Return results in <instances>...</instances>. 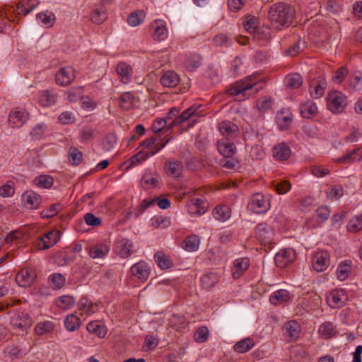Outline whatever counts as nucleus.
<instances>
[{"label":"nucleus","mask_w":362,"mask_h":362,"mask_svg":"<svg viewBox=\"0 0 362 362\" xmlns=\"http://www.w3.org/2000/svg\"><path fill=\"white\" fill-rule=\"evenodd\" d=\"M295 10L288 4L278 2L268 11V19L274 29L281 30L288 28L294 18Z\"/></svg>","instance_id":"f257e3e1"},{"label":"nucleus","mask_w":362,"mask_h":362,"mask_svg":"<svg viewBox=\"0 0 362 362\" xmlns=\"http://www.w3.org/2000/svg\"><path fill=\"white\" fill-rule=\"evenodd\" d=\"M257 76V74H252L245 77L243 80L236 81L228 90V93L233 96L242 95L243 98H245L256 93L257 89L252 93H247V91L252 90L254 86L256 85L257 83L253 79L256 78Z\"/></svg>","instance_id":"f03ea898"},{"label":"nucleus","mask_w":362,"mask_h":362,"mask_svg":"<svg viewBox=\"0 0 362 362\" xmlns=\"http://www.w3.org/2000/svg\"><path fill=\"white\" fill-rule=\"evenodd\" d=\"M346 105L345 95L339 91L329 93L327 98V107L329 110L334 113L343 111Z\"/></svg>","instance_id":"7ed1b4c3"},{"label":"nucleus","mask_w":362,"mask_h":362,"mask_svg":"<svg viewBox=\"0 0 362 362\" xmlns=\"http://www.w3.org/2000/svg\"><path fill=\"white\" fill-rule=\"evenodd\" d=\"M11 324L13 327L23 331L32 326L33 320L28 313L18 310L11 317Z\"/></svg>","instance_id":"20e7f679"},{"label":"nucleus","mask_w":362,"mask_h":362,"mask_svg":"<svg viewBox=\"0 0 362 362\" xmlns=\"http://www.w3.org/2000/svg\"><path fill=\"white\" fill-rule=\"evenodd\" d=\"M29 113L18 107L13 109L8 115V124L12 128L21 127L29 119Z\"/></svg>","instance_id":"39448f33"},{"label":"nucleus","mask_w":362,"mask_h":362,"mask_svg":"<svg viewBox=\"0 0 362 362\" xmlns=\"http://www.w3.org/2000/svg\"><path fill=\"white\" fill-rule=\"evenodd\" d=\"M249 206L251 210L257 214H263L267 212L269 207L270 204L262 194L257 193L252 195Z\"/></svg>","instance_id":"423d86ee"},{"label":"nucleus","mask_w":362,"mask_h":362,"mask_svg":"<svg viewBox=\"0 0 362 362\" xmlns=\"http://www.w3.org/2000/svg\"><path fill=\"white\" fill-rule=\"evenodd\" d=\"M296 258L293 249L286 248L281 250L274 257L276 265L280 268H284L291 264Z\"/></svg>","instance_id":"0eeeda50"},{"label":"nucleus","mask_w":362,"mask_h":362,"mask_svg":"<svg viewBox=\"0 0 362 362\" xmlns=\"http://www.w3.org/2000/svg\"><path fill=\"white\" fill-rule=\"evenodd\" d=\"M76 77L75 71L71 66L60 68L56 73L55 81L62 86H66L72 83Z\"/></svg>","instance_id":"6e6552de"},{"label":"nucleus","mask_w":362,"mask_h":362,"mask_svg":"<svg viewBox=\"0 0 362 362\" xmlns=\"http://www.w3.org/2000/svg\"><path fill=\"white\" fill-rule=\"evenodd\" d=\"M150 32L152 37L158 41H162L168 37L166 23L160 19L153 21L150 25Z\"/></svg>","instance_id":"1a4fd4ad"},{"label":"nucleus","mask_w":362,"mask_h":362,"mask_svg":"<svg viewBox=\"0 0 362 362\" xmlns=\"http://www.w3.org/2000/svg\"><path fill=\"white\" fill-rule=\"evenodd\" d=\"M59 232L51 230L42 236L37 242V247L40 250H47L54 246L59 240Z\"/></svg>","instance_id":"9d476101"},{"label":"nucleus","mask_w":362,"mask_h":362,"mask_svg":"<svg viewBox=\"0 0 362 362\" xmlns=\"http://www.w3.org/2000/svg\"><path fill=\"white\" fill-rule=\"evenodd\" d=\"M313 269L317 272L325 270L329 264V255L326 251L316 252L312 258Z\"/></svg>","instance_id":"9b49d317"},{"label":"nucleus","mask_w":362,"mask_h":362,"mask_svg":"<svg viewBox=\"0 0 362 362\" xmlns=\"http://www.w3.org/2000/svg\"><path fill=\"white\" fill-rule=\"evenodd\" d=\"M218 129L222 136L228 141L233 139L239 134L238 126L228 121H223L219 123Z\"/></svg>","instance_id":"f8f14e48"},{"label":"nucleus","mask_w":362,"mask_h":362,"mask_svg":"<svg viewBox=\"0 0 362 362\" xmlns=\"http://www.w3.org/2000/svg\"><path fill=\"white\" fill-rule=\"evenodd\" d=\"M35 278V272L29 268L21 269L16 276L17 284L22 287H27L32 284Z\"/></svg>","instance_id":"ddd939ff"},{"label":"nucleus","mask_w":362,"mask_h":362,"mask_svg":"<svg viewBox=\"0 0 362 362\" xmlns=\"http://www.w3.org/2000/svg\"><path fill=\"white\" fill-rule=\"evenodd\" d=\"M283 332L288 341H293L299 337L300 327L296 321L290 320L284 325Z\"/></svg>","instance_id":"4468645a"},{"label":"nucleus","mask_w":362,"mask_h":362,"mask_svg":"<svg viewBox=\"0 0 362 362\" xmlns=\"http://www.w3.org/2000/svg\"><path fill=\"white\" fill-rule=\"evenodd\" d=\"M150 272V267L145 262L143 261L136 263L131 267L132 274L141 281L147 280L149 276Z\"/></svg>","instance_id":"2eb2a0df"},{"label":"nucleus","mask_w":362,"mask_h":362,"mask_svg":"<svg viewBox=\"0 0 362 362\" xmlns=\"http://www.w3.org/2000/svg\"><path fill=\"white\" fill-rule=\"evenodd\" d=\"M272 153L275 160L278 161H285L290 158L291 150L286 143L281 142L273 147Z\"/></svg>","instance_id":"dca6fc26"},{"label":"nucleus","mask_w":362,"mask_h":362,"mask_svg":"<svg viewBox=\"0 0 362 362\" xmlns=\"http://www.w3.org/2000/svg\"><path fill=\"white\" fill-rule=\"evenodd\" d=\"M199 108V106L192 105L187 108L186 110H185L182 114L177 117H175V119H173L168 125V131L171 129L173 127L177 125H180L183 124L185 122L189 120L192 117H194L196 115V112Z\"/></svg>","instance_id":"f3484780"},{"label":"nucleus","mask_w":362,"mask_h":362,"mask_svg":"<svg viewBox=\"0 0 362 362\" xmlns=\"http://www.w3.org/2000/svg\"><path fill=\"white\" fill-rule=\"evenodd\" d=\"M347 296L343 290H334L330 293L327 302L334 308H341L346 303Z\"/></svg>","instance_id":"a211bd4d"},{"label":"nucleus","mask_w":362,"mask_h":362,"mask_svg":"<svg viewBox=\"0 0 362 362\" xmlns=\"http://www.w3.org/2000/svg\"><path fill=\"white\" fill-rule=\"evenodd\" d=\"M23 197L25 205L30 209H37L42 202L41 197L33 191L26 192L23 194Z\"/></svg>","instance_id":"6ab92c4d"},{"label":"nucleus","mask_w":362,"mask_h":362,"mask_svg":"<svg viewBox=\"0 0 362 362\" xmlns=\"http://www.w3.org/2000/svg\"><path fill=\"white\" fill-rule=\"evenodd\" d=\"M110 248L106 244H98L89 247L88 255L93 259H101L109 252Z\"/></svg>","instance_id":"aec40b11"},{"label":"nucleus","mask_w":362,"mask_h":362,"mask_svg":"<svg viewBox=\"0 0 362 362\" xmlns=\"http://www.w3.org/2000/svg\"><path fill=\"white\" fill-rule=\"evenodd\" d=\"M217 145L219 153L224 158H230L235 153L236 148L231 142L218 141Z\"/></svg>","instance_id":"412c9836"},{"label":"nucleus","mask_w":362,"mask_h":362,"mask_svg":"<svg viewBox=\"0 0 362 362\" xmlns=\"http://www.w3.org/2000/svg\"><path fill=\"white\" fill-rule=\"evenodd\" d=\"M250 265V261L248 258L238 259L234 262V266L233 268V276L234 279H238L243 273L247 270Z\"/></svg>","instance_id":"4be33fe9"},{"label":"nucleus","mask_w":362,"mask_h":362,"mask_svg":"<svg viewBox=\"0 0 362 362\" xmlns=\"http://www.w3.org/2000/svg\"><path fill=\"white\" fill-rule=\"evenodd\" d=\"M166 173L175 177H177L182 173V164L179 160H168L165 164Z\"/></svg>","instance_id":"5701e85b"},{"label":"nucleus","mask_w":362,"mask_h":362,"mask_svg":"<svg viewBox=\"0 0 362 362\" xmlns=\"http://www.w3.org/2000/svg\"><path fill=\"white\" fill-rule=\"evenodd\" d=\"M180 78L178 75L174 71H167L165 73L160 79V83L168 88L176 86L179 83Z\"/></svg>","instance_id":"b1692460"},{"label":"nucleus","mask_w":362,"mask_h":362,"mask_svg":"<svg viewBox=\"0 0 362 362\" xmlns=\"http://www.w3.org/2000/svg\"><path fill=\"white\" fill-rule=\"evenodd\" d=\"M117 72L123 83H127L130 81L132 69L129 64L124 62L119 63L117 66Z\"/></svg>","instance_id":"393cba45"},{"label":"nucleus","mask_w":362,"mask_h":362,"mask_svg":"<svg viewBox=\"0 0 362 362\" xmlns=\"http://www.w3.org/2000/svg\"><path fill=\"white\" fill-rule=\"evenodd\" d=\"M255 344L252 338L247 337L235 343L233 348L235 352L243 354L250 350Z\"/></svg>","instance_id":"a878e982"},{"label":"nucleus","mask_w":362,"mask_h":362,"mask_svg":"<svg viewBox=\"0 0 362 362\" xmlns=\"http://www.w3.org/2000/svg\"><path fill=\"white\" fill-rule=\"evenodd\" d=\"M290 298V294L285 289H280L274 292L269 298V300L273 305H278L281 303L286 302Z\"/></svg>","instance_id":"bb28decb"},{"label":"nucleus","mask_w":362,"mask_h":362,"mask_svg":"<svg viewBox=\"0 0 362 362\" xmlns=\"http://www.w3.org/2000/svg\"><path fill=\"white\" fill-rule=\"evenodd\" d=\"M78 310L82 312L81 315L83 313L90 315L96 312V310H95L96 305H94L93 302L86 297L81 298L78 303Z\"/></svg>","instance_id":"cd10ccee"},{"label":"nucleus","mask_w":362,"mask_h":362,"mask_svg":"<svg viewBox=\"0 0 362 362\" xmlns=\"http://www.w3.org/2000/svg\"><path fill=\"white\" fill-rule=\"evenodd\" d=\"M39 3L38 0H23L18 4L17 9L19 13L26 16L35 8Z\"/></svg>","instance_id":"c85d7f7f"},{"label":"nucleus","mask_w":362,"mask_h":362,"mask_svg":"<svg viewBox=\"0 0 362 362\" xmlns=\"http://www.w3.org/2000/svg\"><path fill=\"white\" fill-rule=\"evenodd\" d=\"M86 329L90 333L96 334L100 338L105 337L107 334L105 327L95 321L88 323Z\"/></svg>","instance_id":"c756f323"},{"label":"nucleus","mask_w":362,"mask_h":362,"mask_svg":"<svg viewBox=\"0 0 362 362\" xmlns=\"http://www.w3.org/2000/svg\"><path fill=\"white\" fill-rule=\"evenodd\" d=\"M81 319L74 314L67 315L64 320V326L69 332H74L78 329L81 327Z\"/></svg>","instance_id":"7c9ffc66"},{"label":"nucleus","mask_w":362,"mask_h":362,"mask_svg":"<svg viewBox=\"0 0 362 362\" xmlns=\"http://www.w3.org/2000/svg\"><path fill=\"white\" fill-rule=\"evenodd\" d=\"M199 238L195 235L187 236L182 243V247L188 252H194L198 250Z\"/></svg>","instance_id":"2f4dec72"},{"label":"nucleus","mask_w":362,"mask_h":362,"mask_svg":"<svg viewBox=\"0 0 362 362\" xmlns=\"http://www.w3.org/2000/svg\"><path fill=\"white\" fill-rule=\"evenodd\" d=\"M214 217L220 221H225L230 216V209L227 206H218L213 211Z\"/></svg>","instance_id":"473e14b6"},{"label":"nucleus","mask_w":362,"mask_h":362,"mask_svg":"<svg viewBox=\"0 0 362 362\" xmlns=\"http://www.w3.org/2000/svg\"><path fill=\"white\" fill-rule=\"evenodd\" d=\"M150 156L148 152L143 151H139L137 153L133 155L129 160H127L124 164L127 165V168L129 169L133 165L141 163Z\"/></svg>","instance_id":"72a5a7b5"},{"label":"nucleus","mask_w":362,"mask_h":362,"mask_svg":"<svg viewBox=\"0 0 362 362\" xmlns=\"http://www.w3.org/2000/svg\"><path fill=\"white\" fill-rule=\"evenodd\" d=\"M351 269V262L346 261L341 263L337 269V276L340 281H344L348 276Z\"/></svg>","instance_id":"f704fd0d"},{"label":"nucleus","mask_w":362,"mask_h":362,"mask_svg":"<svg viewBox=\"0 0 362 362\" xmlns=\"http://www.w3.org/2000/svg\"><path fill=\"white\" fill-rule=\"evenodd\" d=\"M54 322L51 321H45L43 322H39L36 325L35 332L37 335H43L45 334L50 333L54 328Z\"/></svg>","instance_id":"c9c22d12"},{"label":"nucleus","mask_w":362,"mask_h":362,"mask_svg":"<svg viewBox=\"0 0 362 362\" xmlns=\"http://www.w3.org/2000/svg\"><path fill=\"white\" fill-rule=\"evenodd\" d=\"M154 259L159 267L162 269H167L173 266V262L170 258L161 252L156 253Z\"/></svg>","instance_id":"e433bc0d"},{"label":"nucleus","mask_w":362,"mask_h":362,"mask_svg":"<svg viewBox=\"0 0 362 362\" xmlns=\"http://www.w3.org/2000/svg\"><path fill=\"white\" fill-rule=\"evenodd\" d=\"M145 16V12L143 10L135 11L129 14L127 22L132 26L139 25L143 22Z\"/></svg>","instance_id":"4c0bfd02"},{"label":"nucleus","mask_w":362,"mask_h":362,"mask_svg":"<svg viewBox=\"0 0 362 362\" xmlns=\"http://www.w3.org/2000/svg\"><path fill=\"white\" fill-rule=\"evenodd\" d=\"M202 64V57L199 54H193L187 57L185 66L187 70L194 71Z\"/></svg>","instance_id":"58836bf2"},{"label":"nucleus","mask_w":362,"mask_h":362,"mask_svg":"<svg viewBox=\"0 0 362 362\" xmlns=\"http://www.w3.org/2000/svg\"><path fill=\"white\" fill-rule=\"evenodd\" d=\"M97 132L94 129L83 128L78 138L81 143L86 144L95 138Z\"/></svg>","instance_id":"ea45409f"},{"label":"nucleus","mask_w":362,"mask_h":362,"mask_svg":"<svg viewBox=\"0 0 362 362\" xmlns=\"http://www.w3.org/2000/svg\"><path fill=\"white\" fill-rule=\"evenodd\" d=\"M317 110V106L313 101H308L300 106V113L303 117H310L315 115Z\"/></svg>","instance_id":"a19ab883"},{"label":"nucleus","mask_w":362,"mask_h":362,"mask_svg":"<svg viewBox=\"0 0 362 362\" xmlns=\"http://www.w3.org/2000/svg\"><path fill=\"white\" fill-rule=\"evenodd\" d=\"M286 86L298 88L303 84V78L299 74H288L286 78Z\"/></svg>","instance_id":"79ce46f5"},{"label":"nucleus","mask_w":362,"mask_h":362,"mask_svg":"<svg viewBox=\"0 0 362 362\" xmlns=\"http://www.w3.org/2000/svg\"><path fill=\"white\" fill-rule=\"evenodd\" d=\"M347 230L351 233H357L362 230V214L353 217L347 224Z\"/></svg>","instance_id":"37998d69"},{"label":"nucleus","mask_w":362,"mask_h":362,"mask_svg":"<svg viewBox=\"0 0 362 362\" xmlns=\"http://www.w3.org/2000/svg\"><path fill=\"white\" fill-rule=\"evenodd\" d=\"M217 282L218 278L214 273L205 274L201 278V284L204 289H210L214 287Z\"/></svg>","instance_id":"c03bdc74"},{"label":"nucleus","mask_w":362,"mask_h":362,"mask_svg":"<svg viewBox=\"0 0 362 362\" xmlns=\"http://www.w3.org/2000/svg\"><path fill=\"white\" fill-rule=\"evenodd\" d=\"M57 95L49 90H44L40 98V102L43 106H49L55 103Z\"/></svg>","instance_id":"a18cd8bd"},{"label":"nucleus","mask_w":362,"mask_h":362,"mask_svg":"<svg viewBox=\"0 0 362 362\" xmlns=\"http://www.w3.org/2000/svg\"><path fill=\"white\" fill-rule=\"evenodd\" d=\"M319 332L327 339L332 337L336 333L334 326L330 322H326L322 324L320 327Z\"/></svg>","instance_id":"49530a36"},{"label":"nucleus","mask_w":362,"mask_h":362,"mask_svg":"<svg viewBox=\"0 0 362 362\" xmlns=\"http://www.w3.org/2000/svg\"><path fill=\"white\" fill-rule=\"evenodd\" d=\"M57 304L61 309L68 310L74 306L75 300L71 296H63L57 298Z\"/></svg>","instance_id":"de8ad7c7"},{"label":"nucleus","mask_w":362,"mask_h":362,"mask_svg":"<svg viewBox=\"0 0 362 362\" xmlns=\"http://www.w3.org/2000/svg\"><path fill=\"white\" fill-rule=\"evenodd\" d=\"M160 176L158 173L151 172L146 173L142 177L141 182L146 185H151L153 187L157 186L159 182Z\"/></svg>","instance_id":"09e8293b"},{"label":"nucleus","mask_w":362,"mask_h":362,"mask_svg":"<svg viewBox=\"0 0 362 362\" xmlns=\"http://www.w3.org/2000/svg\"><path fill=\"white\" fill-rule=\"evenodd\" d=\"M49 281L52 287L55 289L62 288L65 284V277L59 273L53 274L49 278Z\"/></svg>","instance_id":"8fccbe9b"},{"label":"nucleus","mask_w":362,"mask_h":362,"mask_svg":"<svg viewBox=\"0 0 362 362\" xmlns=\"http://www.w3.org/2000/svg\"><path fill=\"white\" fill-rule=\"evenodd\" d=\"M134 100V96L130 93H124L120 96L119 106L126 110L132 108Z\"/></svg>","instance_id":"3c124183"},{"label":"nucleus","mask_w":362,"mask_h":362,"mask_svg":"<svg viewBox=\"0 0 362 362\" xmlns=\"http://www.w3.org/2000/svg\"><path fill=\"white\" fill-rule=\"evenodd\" d=\"M83 154L76 147H71L69 150V159L74 165H78L82 161Z\"/></svg>","instance_id":"603ef678"},{"label":"nucleus","mask_w":362,"mask_h":362,"mask_svg":"<svg viewBox=\"0 0 362 362\" xmlns=\"http://www.w3.org/2000/svg\"><path fill=\"white\" fill-rule=\"evenodd\" d=\"M35 182L37 186L47 189L52 186L54 180L52 177L49 175H42L37 177L35 180Z\"/></svg>","instance_id":"864d4df0"},{"label":"nucleus","mask_w":362,"mask_h":362,"mask_svg":"<svg viewBox=\"0 0 362 362\" xmlns=\"http://www.w3.org/2000/svg\"><path fill=\"white\" fill-rule=\"evenodd\" d=\"M170 325L177 331L185 326V319L179 315H173L169 321Z\"/></svg>","instance_id":"5fc2aeb1"},{"label":"nucleus","mask_w":362,"mask_h":362,"mask_svg":"<svg viewBox=\"0 0 362 362\" xmlns=\"http://www.w3.org/2000/svg\"><path fill=\"white\" fill-rule=\"evenodd\" d=\"M61 210V206L58 204L50 205L48 208L42 210L40 212V216L42 218H49L58 214Z\"/></svg>","instance_id":"6e6d98bb"},{"label":"nucleus","mask_w":362,"mask_h":362,"mask_svg":"<svg viewBox=\"0 0 362 362\" xmlns=\"http://www.w3.org/2000/svg\"><path fill=\"white\" fill-rule=\"evenodd\" d=\"M277 123L279 126V128L281 129H287L288 127L292 122L293 118L292 115L288 114L287 115H284V112H279L276 115Z\"/></svg>","instance_id":"4d7b16f0"},{"label":"nucleus","mask_w":362,"mask_h":362,"mask_svg":"<svg viewBox=\"0 0 362 362\" xmlns=\"http://www.w3.org/2000/svg\"><path fill=\"white\" fill-rule=\"evenodd\" d=\"M272 187L278 194H284L291 189V185L289 182L284 180L279 182H273Z\"/></svg>","instance_id":"13d9d810"},{"label":"nucleus","mask_w":362,"mask_h":362,"mask_svg":"<svg viewBox=\"0 0 362 362\" xmlns=\"http://www.w3.org/2000/svg\"><path fill=\"white\" fill-rule=\"evenodd\" d=\"M117 143V136L113 133L107 134L103 140V146L105 151L112 150Z\"/></svg>","instance_id":"bf43d9fd"},{"label":"nucleus","mask_w":362,"mask_h":362,"mask_svg":"<svg viewBox=\"0 0 362 362\" xmlns=\"http://www.w3.org/2000/svg\"><path fill=\"white\" fill-rule=\"evenodd\" d=\"M209 337V329L206 327H199L194 334V340L198 343L205 341Z\"/></svg>","instance_id":"052dcab7"},{"label":"nucleus","mask_w":362,"mask_h":362,"mask_svg":"<svg viewBox=\"0 0 362 362\" xmlns=\"http://www.w3.org/2000/svg\"><path fill=\"white\" fill-rule=\"evenodd\" d=\"M83 90L81 87L71 88L67 93V99L70 102L77 101L81 98Z\"/></svg>","instance_id":"680f3d73"},{"label":"nucleus","mask_w":362,"mask_h":362,"mask_svg":"<svg viewBox=\"0 0 362 362\" xmlns=\"http://www.w3.org/2000/svg\"><path fill=\"white\" fill-rule=\"evenodd\" d=\"M107 18L105 11L95 9L91 14V20L94 23L100 24Z\"/></svg>","instance_id":"e2e57ef3"},{"label":"nucleus","mask_w":362,"mask_h":362,"mask_svg":"<svg viewBox=\"0 0 362 362\" xmlns=\"http://www.w3.org/2000/svg\"><path fill=\"white\" fill-rule=\"evenodd\" d=\"M13 182H7L0 187V196L2 197H11L14 194Z\"/></svg>","instance_id":"0e129e2a"},{"label":"nucleus","mask_w":362,"mask_h":362,"mask_svg":"<svg viewBox=\"0 0 362 362\" xmlns=\"http://www.w3.org/2000/svg\"><path fill=\"white\" fill-rule=\"evenodd\" d=\"M157 199H155L151 200H143L139 207L135 209V218H138L146 209L154 205Z\"/></svg>","instance_id":"69168bd1"},{"label":"nucleus","mask_w":362,"mask_h":362,"mask_svg":"<svg viewBox=\"0 0 362 362\" xmlns=\"http://www.w3.org/2000/svg\"><path fill=\"white\" fill-rule=\"evenodd\" d=\"M133 248V243L129 240H125L123 244V247L119 252V255L122 258H127L129 257L133 251L132 249Z\"/></svg>","instance_id":"338daca9"},{"label":"nucleus","mask_w":362,"mask_h":362,"mask_svg":"<svg viewBox=\"0 0 362 362\" xmlns=\"http://www.w3.org/2000/svg\"><path fill=\"white\" fill-rule=\"evenodd\" d=\"M46 126L44 124H39L35 126L30 132L33 139H39L44 135Z\"/></svg>","instance_id":"774afa93"}]
</instances>
